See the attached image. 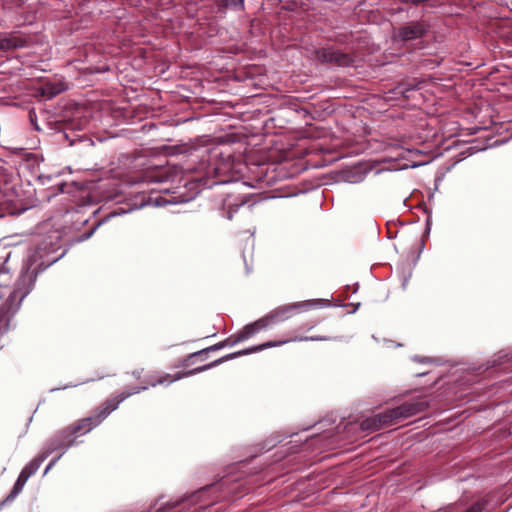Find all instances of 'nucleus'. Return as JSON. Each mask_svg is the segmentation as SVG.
<instances>
[{
	"label": "nucleus",
	"instance_id": "f257e3e1",
	"mask_svg": "<svg viewBox=\"0 0 512 512\" xmlns=\"http://www.w3.org/2000/svg\"><path fill=\"white\" fill-rule=\"evenodd\" d=\"M146 389L147 386L139 387L132 391L121 393L119 397L116 399H110L106 401L95 415L80 420L76 425H74L71 428H67L61 434L55 436L53 439H57L58 441H64L62 448L64 447L66 450L73 443V440L71 439L72 436H74L78 432H89L90 430H92V428L98 426L112 411L117 409L118 405L122 401H124L129 396L139 393L140 391Z\"/></svg>",
	"mask_w": 512,
	"mask_h": 512
},
{
	"label": "nucleus",
	"instance_id": "f03ea898",
	"mask_svg": "<svg viewBox=\"0 0 512 512\" xmlns=\"http://www.w3.org/2000/svg\"><path fill=\"white\" fill-rule=\"evenodd\" d=\"M288 340H284V341H279V342H266L262 345H259V346H256V347H253V348H250V349H247V350H244V351H239V352H235V353H231V354H228L226 356H223L209 364H206V365H203V366H200V367H197V368H194V369H191V370H187V371H180V372H177L175 375L171 376L170 374H164V375H161L159 376L158 378H151V380L149 381V385L152 386V387H155L157 385H164V384H170V383H173L177 380H180L182 378H186V377H190V376H193L195 374H198V373H201V372H204L206 370H209L213 367H216L218 366L219 364L227 361V360H231V359H234L238 356H241V355H245V354H250V353H253V352H257V351H261L263 349H266V348H270V347H275V346H278V345H281V344H284L286 343Z\"/></svg>",
	"mask_w": 512,
	"mask_h": 512
},
{
	"label": "nucleus",
	"instance_id": "7ed1b4c3",
	"mask_svg": "<svg viewBox=\"0 0 512 512\" xmlns=\"http://www.w3.org/2000/svg\"><path fill=\"white\" fill-rule=\"evenodd\" d=\"M265 327H266L265 322H251V323L247 324L240 332L231 336L230 338L226 339L225 341L217 343L213 346L202 349L200 351L189 354L184 359L183 365H187L194 358H197V357H201V359L204 360L203 355L207 354L209 351H216V350L222 349L225 346H232L238 342L245 341Z\"/></svg>",
	"mask_w": 512,
	"mask_h": 512
},
{
	"label": "nucleus",
	"instance_id": "20e7f679",
	"mask_svg": "<svg viewBox=\"0 0 512 512\" xmlns=\"http://www.w3.org/2000/svg\"><path fill=\"white\" fill-rule=\"evenodd\" d=\"M56 261L57 257L51 256L46 248L40 247L32 251L27 258V271L21 276L19 282H31L33 277Z\"/></svg>",
	"mask_w": 512,
	"mask_h": 512
},
{
	"label": "nucleus",
	"instance_id": "39448f33",
	"mask_svg": "<svg viewBox=\"0 0 512 512\" xmlns=\"http://www.w3.org/2000/svg\"><path fill=\"white\" fill-rule=\"evenodd\" d=\"M426 407L427 403L425 401L404 403L396 408L386 411L384 414L377 415L374 421L377 420L379 425H376V427H380L397 419L408 418L416 415L417 413L424 411Z\"/></svg>",
	"mask_w": 512,
	"mask_h": 512
},
{
	"label": "nucleus",
	"instance_id": "423d86ee",
	"mask_svg": "<svg viewBox=\"0 0 512 512\" xmlns=\"http://www.w3.org/2000/svg\"><path fill=\"white\" fill-rule=\"evenodd\" d=\"M11 283L12 275L10 270L5 264H3L0 267V299L7 295L9 301H15L16 299H19V302H21L29 293L30 288L22 290L20 287H17L12 291L10 287ZM19 304L20 303H18V305Z\"/></svg>",
	"mask_w": 512,
	"mask_h": 512
},
{
	"label": "nucleus",
	"instance_id": "0eeeda50",
	"mask_svg": "<svg viewBox=\"0 0 512 512\" xmlns=\"http://www.w3.org/2000/svg\"><path fill=\"white\" fill-rule=\"evenodd\" d=\"M64 441H58L57 439H51L50 442L44 447L43 451L32 461H30L20 472L21 475H26V479L28 480L32 475H34L43 461L54 451L62 448Z\"/></svg>",
	"mask_w": 512,
	"mask_h": 512
},
{
	"label": "nucleus",
	"instance_id": "6e6552de",
	"mask_svg": "<svg viewBox=\"0 0 512 512\" xmlns=\"http://www.w3.org/2000/svg\"><path fill=\"white\" fill-rule=\"evenodd\" d=\"M323 304V300L316 299L312 301L292 304V305H284L276 308L274 311H272L269 315H267L263 320H275L277 318L279 319H287L292 317L291 311L302 309V308H309V307H318Z\"/></svg>",
	"mask_w": 512,
	"mask_h": 512
},
{
	"label": "nucleus",
	"instance_id": "1a4fd4ad",
	"mask_svg": "<svg viewBox=\"0 0 512 512\" xmlns=\"http://www.w3.org/2000/svg\"><path fill=\"white\" fill-rule=\"evenodd\" d=\"M316 57L323 63H334L339 66H346L350 63V57L332 48H322L315 52Z\"/></svg>",
	"mask_w": 512,
	"mask_h": 512
},
{
	"label": "nucleus",
	"instance_id": "9d476101",
	"mask_svg": "<svg viewBox=\"0 0 512 512\" xmlns=\"http://www.w3.org/2000/svg\"><path fill=\"white\" fill-rule=\"evenodd\" d=\"M426 27L422 23H411L399 29L398 35L404 41L420 38L424 35Z\"/></svg>",
	"mask_w": 512,
	"mask_h": 512
},
{
	"label": "nucleus",
	"instance_id": "9b49d317",
	"mask_svg": "<svg viewBox=\"0 0 512 512\" xmlns=\"http://www.w3.org/2000/svg\"><path fill=\"white\" fill-rule=\"evenodd\" d=\"M25 41L15 36H0V50L7 51L23 47Z\"/></svg>",
	"mask_w": 512,
	"mask_h": 512
},
{
	"label": "nucleus",
	"instance_id": "f8f14e48",
	"mask_svg": "<svg viewBox=\"0 0 512 512\" xmlns=\"http://www.w3.org/2000/svg\"><path fill=\"white\" fill-rule=\"evenodd\" d=\"M221 5L226 8L241 10L244 7V0H221Z\"/></svg>",
	"mask_w": 512,
	"mask_h": 512
},
{
	"label": "nucleus",
	"instance_id": "ddd939ff",
	"mask_svg": "<svg viewBox=\"0 0 512 512\" xmlns=\"http://www.w3.org/2000/svg\"><path fill=\"white\" fill-rule=\"evenodd\" d=\"M41 90H42V95L47 97L48 99H51L52 97H54L55 95L60 93V90L53 86H45Z\"/></svg>",
	"mask_w": 512,
	"mask_h": 512
},
{
	"label": "nucleus",
	"instance_id": "4468645a",
	"mask_svg": "<svg viewBox=\"0 0 512 512\" xmlns=\"http://www.w3.org/2000/svg\"><path fill=\"white\" fill-rule=\"evenodd\" d=\"M412 360L415 362L424 363V364L435 362V360L432 358L420 357V356H413Z\"/></svg>",
	"mask_w": 512,
	"mask_h": 512
},
{
	"label": "nucleus",
	"instance_id": "2eb2a0df",
	"mask_svg": "<svg viewBox=\"0 0 512 512\" xmlns=\"http://www.w3.org/2000/svg\"><path fill=\"white\" fill-rule=\"evenodd\" d=\"M63 454H64V452H62L60 455H58L56 458H54L53 460H51L49 462V464L47 465V467L44 470V475H46L48 473V471L51 470V468L57 463V461L62 457Z\"/></svg>",
	"mask_w": 512,
	"mask_h": 512
},
{
	"label": "nucleus",
	"instance_id": "dca6fc26",
	"mask_svg": "<svg viewBox=\"0 0 512 512\" xmlns=\"http://www.w3.org/2000/svg\"><path fill=\"white\" fill-rule=\"evenodd\" d=\"M291 340H326V338L324 337H314V336H309V337H300V338H292Z\"/></svg>",
	"mask_w": 512,
	"mask_h": 512
},
{
	"label": "nucleus",
	"instance_id": "f3484780",
	"mask_svg": "<svg viewBox=\"0 0 512 512\" xmlns=\"http://www.w3.org/2000/svg\"><path fill=\"white\" fill-rule=\"evenodd\" d=\"M427 373H428V372L426 371V372L418 373L417 375H418V376H423V375H425V374H427Z\"/></svg>",
	"mask_w": 512,
	"mask_h": 512
}]
</instances>
